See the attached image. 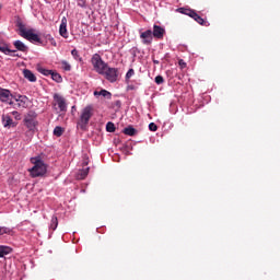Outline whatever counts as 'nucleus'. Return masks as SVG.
<instances>
[{
	"instance_id": "1",
	"label": "nucleus",
	"mask_w": 280,
	"mask_h": 280,
	"mask_svg": "<svg viewBox=\"0 0 280 280\" xmlns=\"http://www.w3.org/2000/svg\"><path fill=\"white\" fill-rule=\"evenodd\" d=\"M23 124L27 131L25 132L26 137H34V132H36V128H38V114L36 112H28L24 115Z\"/></svg>"
},
{
	"instance_id": "2",
	"label": "nucleus",
	"mask_w": 280,
	"mask_h": 280,
	"mask_svg": "<svg viewBox=\"0 0 280 280\" xmlns=\"http://www.w3.org/2000/svg\"><path fill=\"white\" fill-rule=\"evenodd\" d=\"M31 163L33 167L28 170L32 178H38V176H45L47 174V165L39 158H32Z\"/></svg>"
},
{
	"instance_id": "3",
	"label": "nucleus",
	"mask_w": 280,
	"mask_h": 280,
	"mask_svg": "<svg viewBox=\"0 0 280 280\" xmlns=\"http://www.w3.org/2000/svg\"><path fill=\"white\" fill-rule=\"evenodd\" d=\"M93 115H95V109L92 106L84 107L80 114L78 128H80V130H86V128H89V121H91Z\"/></svg>"
},
{
	"instance_id": "4",
	"label": "nucleus",
	"mask_w": 280,
	"mask_h": 280,
	"mask_svg": "<svg viewBox=\"0 0 280 280\" xmlns=\"http://www.w3.org/2000/svg\"><path fill=\"white\" fill-rule=\"evenodd\" d=\"M92 67L94 68V71L98 73V75H102L104 71H106V68L108 63L106 61L102 60V56L100 54H94L91 59Z\"/></svg>"
},
{
	"instance_id": "5",
	"label": "nucleus",
	"mask_w": 280,
	"mask_h": 280,
	"mask_svg": "<svg viewBox=\"0 0 280 280\" xmlns=\"http://www.w3.org/2000/svg\"><path fill=\"white\" fill-rule=\"evenodd\" d=\"M101 75H104L105 80H107L108 82H117V78H119V69L110 68L107 66V68L103 70Z\"/></svg>"
},
{
	"instance_id": "6",
	"label": "nucleus",
	"mask_w": 280,
	"mask_h": 280,
	"mask_svg": "<svg viewBox=\"0 0 280 280\" xmlns=\"http://www.w3.org/2000/svg\"><path fill=\"white\" fill-rule=\"evenodd\" d=\"M14 95L10 90L0 88V101L5 104H13Z\"/></svg>"
},
{
	"instance_id": "7",
	"label": "nucleus",
	"mask_w": 280,
	"mask_h": 280,
	"mask_svg": "<svg viewBox=\"0 0 280 280\" xmlns=\"http://www.w3.org/2000/svg\"><path fill=\"white\" fill-rule=\"evenodd\" d=\"M22 38L30 40V43H40V36L36 34L34 28H28V31L22 35Z\"/></svg>"
},
{
	"instance_id": "8",
	"label": "nucleus",
	"mask_w": 280,
	"mask_h": 280,
	"mask_svg": "<svg viewBox=\"0 0 280 280\" xmlns=\"http://www.w3.org/2000/svg\"><path fill=\"white\" fill-rule=\"evenodd\" d=\"M152 31L151 30H148L145 32H142L140 34V38L143 43V45H152Z\"/></svg>"
},
{
	"instance_id": "9",
	"label": "nucleus",
	"mask_w": 280,
	"mask_h": 280,
	"mask_svg": "<svg viewBox=\"0 0 280 280\" xmlns=\"http://www.w3.org/2000/svg\"><path fill=\"white\" fill-rule=\"evenodd\" d=\"M2 124L4 128H16V126L19 125L18 122H14V120L12 119V117H10V115L2 116Z\"/></svg>"
},
{
	"instance_id": "10",
	"label": "nucleus",
	"mask_w": 280,
	"mask_h": 280,
	"mask_svg": "<svg viewBox=\"0 0 280 280\" xmlns=\"http://www.w3.org/2000/svg\"><path fill=\"white\" fill-rule=\"evenodd\" d=\"M59 34L62 36V38H69V32L67 31V18L61 19Z\"/></svg>"
},
{
	"instance_id": "11",
	"label": "nucleus",
	"mask_w": 280,
	"mask_h": 280,
	"mask_svg": "<svg viewBox=\"0 0 280 280\" xmlns=\"http://www.w3.org/2000/svg\"><path fill=\"white\" fill-rule=\"evenodd\" d=\"M13 101L18 102V106H23L25 104H30V98L25 95L15 94L13 95Z\"/></svg>"
},
{
	"instance_id": "12",
	"label": "nucleus",
	"mask_w": 280,
	"mask_h": 280,
	"mask_svg": "<svg viewBox=\"0 0 280 280\" xmlns=\"http://www.w3.org/2000/svg\"><path fill=\"white\" fill-rule=\"evenodd\" d=\"M164 35H165V28L159 25L153 26L152 36H154V38H163Z\"/></svg>"
},
{
	"instance_id": "13",
	"label": "nucleus",
	"mask_w": 280,
	"mask_h": 280,
	"mask_svg": "<svg viewBox=\"0 0 280 280\" xmlns=\"http://www.w3.org/2000/svg\"><path fill=\"white\" fill-rule=\"evenodd\" d=\"M13 47H15V49L18 50V51H23L24 54L25 52H27L28 51V47H27V45H25V43H23V42H21V40H15V42H13Z\"/></svg>"
},
{
	"instance_id": "14",
	"label": "nucleus",
	"mask_w": 280,
	"mask_h": 280,
	"mask_svg": "<svg viewBox=\"0 0 280 280\" xmlns=\"http://www.w3.org/2000/svg\"><path fill=\"white\" fill-rule=\"evenodd\" d=\"M188 14H190V19H194V21L198 22L199 25H205V19H202L196 11H188Z\"/></svg>"
},
{
	"instance_id": "15",
	"label": "nucleus",
	"mask_w": 280,
	"mask_h": 280,
	"mask_svg": "<svg viewBox=\"0 0 280 280\" xmlns=\"http://www.w3.org/2000/svg\"><path fill=\"white\" fill-rule=\"evenodd\" d=\"M23 75L28 82H36V75L31 70H23Z\"/></svg>"
},
{
	"instance_id": "16",
	"label": "nucleus",
	"mask_w": 280,
	"mask_h": 280,
	"mask_svg": "<svg viewBox=\"0 0 280 280\" xmlns=\"http://www.w3.org/2000/svg\"><path fill=\"white\" fill-rule=\"evenodd\" d=\"M54 102L57 106H65L67 104V101L65 97L60 94H55L54 95Z\"/></svg>"
},
{
	"instance_id": "17",
	"label": "nucleus",
	"mask_w": 280,
	"mask_h": 280,
	"mask_svg": "<svg viewBox=\"0 0 280 280\" xmlns=\"http://www.w3.org/2000/svg\"><path fill=\"white\" fill-rule=\"evenodd\" d=\"M95 97H106V100H110L112 94L110 92L106 91V90H101V91H95L94 92Z\"/></svg>"
},
{
	"instance_id": "18",
	"label": "nucleus",
	"mask_w": 280,
	"mask_h": 280,
	"mask_svg": "<svg viewBox=\"0 0 280 280\" xmlns=\"http://www.w3.org/2000/svg\"><path fill=\"white\" fill-rule=\"evenodd\" d=\"M16 25H18V28L20 32V36H22V37L26 34V32L30 31V28H26L25 24H23V22H21V21H18Z\"/></svg>"
},
{
	"instance_id": "19",
	"label": "nucleus",
	"mask_w": 280,
	"mask_h": 280,
	"mask_svg": "<svg viewBox=\"0 0 280 280\" xmlns=\"http://www.w3.org/2000/svg\"><path fill=\"white\" fill-rule=\"evenodd\" d=\"M12 253V247L0 245V257H3L4 255H10Z\"/></svg>"
},
{
	"instance_id": "20",
	"label": "nucleus",
	"mask_w": 280,
	"mask_h": 280,
	"mask_svg": "<svg viewBox=\"0 0 280 280\" xmlns=\"http://www.w3.org/2000/svg\"><path fill=\"white\" fill-rule=\"evenodd\" d=\"M124 135H127L128 137H135V135H137V129H135L132 126L126 127L124 129Z\"/></svg>"
},
{
	"instance_id": "21",
	"label": "nucleus",
	"mask_w": 280,
	"mask_h": 280,
	"mask_svg": "<svg viewBox=\"0 0 280 280\" xmlns=\"http://www.w3.org/2000/svg\"><path fill=\"white\" fill-rule=\"evenodd\" d=\"M0 235H14V230L5 226H0Z\"/></svg>"
},
{
	"instance_id": "22",
	"label": "nucleus",
	"mask_w": 280,
	"mask_h": 280,
	"mask_svg": "<svg viewBox=\"0 0 280 280\" xmlns=\"http://www.w3.org/2000/svg\"><path fill=\"white\" fill-rule=\"evenodd\" d=\"M50 75H51V80H54V82H57V83L62 82V75H60V73L52 71Z\"/></svg>"
},
{
	"instance_id": "23",
	"label": "nucleus",
	"mask_w": 280,
	"mask_h": 280,
	"mask_svg": "<svg viewBox=\"0 0 280 280\" xmlns=\"http://www.w3.org/2000/svg\"><path fill=\"white\" fill-rule=\"evenodd\" d=\"M55 137H62L65 135V129L60 126L55 127L54 129Z\"/></svg>"
},
{
	"instance_id": "24",
	"label": "nucleus",
	"mask_w": 280,
	"mask_h": 280,
	"mask_svg": "<svg viewBox=\"0 0 280 280\" xmlns=\"http://www.w3.org/2000/svg\"><path fill=\"white\" fill-rule=\"evenodd\" d=\"M51 231H56L58 229V217L54 215L50 221Z\"/></svg>"
},
{
	"instance_id": "25",
	"label": "nucleus",
	"mask_w": 280,
	"mask_h": 280,
	"mask_svg": "<svg viewBox=\"0 0 280 280\" xmlns=\"http://www.w3.org/2000/svg\"><path fill=\"white\" fill-rule=\"evenodd\" d=\"M86 176H89V168H84L79 172V178L81 180H84V178H86Z\"/></svg>"
},
{
	"instance_id": "26",
	"label": "nucleus",
	"mask_w": 280,
	"mask_h": 280,
	"mask_svg": "<svg viewBox=\"0 0 280 280\" xmlns=\"http://www.w3.org/2000/svg\"><path fill=\"white\" fill-rule=\"evenodd\" d=\"M71 56L74 58V60H79L80 62H82V57H80V52H78V49H72Z\"/></svg>"
},
{
	"instance_id": "27",
	"label": "nucleus",
	"mask_w": 280,
	"mask_h": 280,
	"mask_svg": "<svg viewBox=\"0 0 280 280\" xmlns=\"http://www.w3.org/2000/svg\"><path fill=\"white\" fill-rule=\"evenodd\" d=\"M46 39L50 43V45H52V47H58V43H56V39L50 34L46 36Z\"/></svg>"
},
{
	"instance_id": "28",
	"label": "nucleus",
	"mask_w": 280,
	"mask_h": 280,
	"mask_svg": "<svg viewBox=\"0 0 280 280\" xmlns=\"http://www.w3.org/2000/svg\"><path fill=\"white\" fill-rule=\"evenodd\" d=\"M54 70H47L45 68H38V72L42 73V75H51Z\"/></svg>"
},
{
	"instance_id": "29",
	"label": "nucleus",
	"mask_w": 280,
	"mask_h": 280,
	"mask_svg": "<svg viewBox=\"0 0 280 280\" xmlns=\"http://www.w3.org/2000/svg\"><path fill=\"white\" fill-rule=\"evenodd\" d=\"M178 12H180V14H186L187 16H191V14L189 12H194V10H189V9H185V8H179Z\"/></svg>"
},
{
	"instance_id": "30",
	"label": "nucleus",
	"mask_w": 280,
	"mask_h": 280,
	"mask_svg": "<svg viewBox=\"0 0 280 280\" xmlns=\"http://www.w3.org/2000/svg\"><path fill=\"white\" fill-rule=\"evenodd\" d=\"M61 67L63 71H70L71 70V63H68L67 61H61Z\"/></svg>"
},
{
	"instance_id": "31",
	"label": "nucleus",
	"mask_w": 280,
	"mask_h": 280,
	"mask_svg": "<svg viewBox=\"0 0 280 280\" xmlns=\"http://www.w3.org/2000/svg\"><path fill=\"white\" fill-rule=\"evenodd\" d=\"M106 130H107V132H115V124L107 122Z\"/></svg>"
},
{
	"instance_id": "32",
	"label": "nucleus",
	"mask_w": 280,
	"mask_h": 280,
	"mask_svg": "<svg viewBox=\"0 0 280 280\" xmlns=\"http://www.w3.org/2000/svg\"><path fill=\"white\" fill-rule=\"evenodd\" d=\"M149 130H151V132H156V130H159V127L156 126V124L151 122L149 124Z\"/></svg>"
},
{
	"instance_id": "33",
	"label": "nucleus",
	"mask_w": 280,
	"mask_h": 280,
	"mask_svg": "<svg viewBox=\"0 0 280 280\" xmlns=\"http://www.w3.org/2000/svg\"><path fill=\"white\" fill-rule=\"evenodd\" d=\"M135 75V69H129L128 72L126 73V80H130Z\"/></svg>"
},
{
	"instance_id": "34",
	"label": "nucleus",
	"mask_w": 280,
	"mask_h": 280,
	"mask_svg": "<svg viewBox=\"0 0 280 280\" xmlns=\"http://www.w3.org/2000/svg\"><path fill=\"white\" fill-rule=\"evenodd\" d=\"M163 82H165V80L163 79V77H161V75L155 77V83H158V84H163Z\"/></svg>"
},
{
	"instance_id": "35",
	"label": "nucleus",
	"mask_w": 280,
	"mask_h": 280,
	"mask_svg": "<svg viewBox=\"0 0 280 280\" xmlns=\"http://www.w3.org/2000/svg\"><path fill=\"white\" fill-rule=\"evenodd\" d=\"M12 115L16 121H21V114H19V112H12Z\"/></svg>"
},
{
	"instance_id": "36",
	"label": "nucleus",
	"mask_w": 280,
	"mask_h": 280,
	"mask_svg": "<svg viewBox=\"0 0 280 280\" xmlns=\"http://www.w3.org/2000/svg\"><path fill=\"white\" fill-rule=\"evenodd\" d=\"M170 110L173 115H176V113H178V106H171Z\"/></svg>"
},
{
	"instance_id": "37",
	"label": "nucleus",
	"mask_w": 280,
	"mask_h": 280,
	"mask_svg": "<svg viewBox=\"0 0 280 280\" xmlns=\"http://www.w3.org/2000/svg\"><path fill=\"white\" fill-rule=\"evenodd\" d=\"M178 63H179V67H182V68L187 67V63H185V61H184L183 59H180V60L178 61Z\"/></svg>"
},
{
	"instance_id": "38",
	"label": "nucleus",
	"mask_w": 280,
	"mask_h": 280,
	"mask_svg": "<svg viewBox=\"0 0 280 280\" xmlns=\"http://www.w3.org/2000/svg\"><path fill=\"white\" fill-rule=\"evenodd\" d=\"M4 54H16V50H10V49L7 48L4 50Z\"/></svg>"
},
{
	"instance_id": "39",
	"label": "nucleus",
	"mask_w": 280,
	"mask_h": 280,
	"mask_svg": "<svg viewBox=\"0 0 280 280\" xmlns=\"http://www.w3.org/2000/svg\"><path fill=\"white\" fill-rule=\"evenodd\" d=\"M154 65H159V60H153Z\"/></svg>"
},
{
	"instance_id": "40",
	"label": "nucleus",
	"mask_w": 280,
	"mask_h": 280,
	"mask_svg": "<svg viewBox=\"0 0 280 280\" xmlns=\"http://www.w3.org/2000/svg\"><path fill=\"white\" fill-rule=\"evenodd\" d=\"M61 110H65V107H61Z\"/></svg>"
}]
</instances>
